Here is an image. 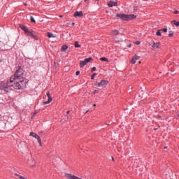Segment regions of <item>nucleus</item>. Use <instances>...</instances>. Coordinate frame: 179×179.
Masks as SVG:
<instances>
[{
	"label": "nucleus",
	"mask_w": 179,
	"mask_h": 179,
	"mask_svg": "<svg viewBox=\"0 0 179 179\" xmlns=\"http://www.w3.org/2000/svg\"><path fill=\"white\" fill-rule=\"evenodd\" d=\"M24 86H26V80H24V77H23V70L20 69L10 78L9 83H0V90L8 93V92H10V87L20 90V89H23Z\"/></svg>",
	"instance_id": "obj_1"
},
{
	"label": "nucleus",
	"mask_w": 179,
	"mask_h": 179,
	"mask_svg": "<svg viewBox=\"0 0 179 179\" xmlns=\"http://www.w3.org/2000/svg\"><path fill=\"white\" fill-rule=\"evenodd\" d=\"M117 17L122 19V20H132L133 19L136 18V15L131 14V15H125V14H117Z\"/></svg>",
	"instance_id": "obj_2"
},
{
	"label": "nucleus",
	"mask_w": 179,
	"mask_h": 179,
	"mask_svg": "<svg viewBox=\"0 0 179 179\" xmlns=\"http://www.w3.org/2000/svg\"><path fill=\"white\" fill-rule=\"evenodd\" d=\"M20 27L21 29L24 31L25 34L28 36L29 37H31L32 38H34V34H33V31H29L27 27H24V25L20 24Z\"/></svg>",
	"instance_id": "obj_3"
},
{
	"label": "nucleus",
	"mask_w": 179,
	"mask_h": 179,
	"mask_svg": "<svg viewBox=\"0 0 179 179\" xmlns=\"http://www.w3.org/2000/svg\"><path fill=\"white\" fill-rule=\"evenodd\" d=\"M92 57H89V58L85 59L84 61H80V68H83V66H85V65L88 64V62H90V61H92Z\"/></svg>",
	"instance_id": "obj_4"
},
{
	"label": "nucleus",
	"mask_w": 179,
	"mask_h": 179,
	"mask_svg": "<svg viewBox=\"0 0 179 179\" xmlns=\"http://www.w3.org/2000/svg\"><path fill=\"white\" fill-rule=\"evenodd\" d=\"M108 85V81L107 80H102L98 83V87H106Z\"/></svg>",
	"instance_id": "obj_5"
},
{
	"label": "nucleus",
	"mask_w": 179,
	"mask_h": 179,
	"mask_svg": "<svg viewBox=\"0 0 179 179\" xmlns=\"http://www.w3.org/2000/svg\"><path fill=\"white\" fill-rule=\"evenodd\" d=\"M46 96H48V101L43 102V105L45 106V104H50L51 101H52V98L51 97V95H50V91H48L46 93Z\"/></svg>",
	"instance_id": "obj_6"
},
{
	"label": "nucleus",
	"mask_w": 179,
	"mask_h": 179,
	"mask_svg": "<svg viewBox=\"0 0 179 179\" xmlns=\"http://www.w3.org/2000/svg\"><path fill=\"white\" fill-rule=\"evenodd\" d=\"M150 45L152 47L153 50H157V48H159V47L160 45V43H159V42H157V43L153 42L152 43L150 44Z\"/></svg>",
	"instance_id": "obj_7"
},
{
	"label": "nucleus",
	"mask_w": 179,
	"mask_h": 179,
	"mask_svg": "<svg viewBox=\"0 0 179 179\" xmlns=\"http://www.w3.org/2000/svg\"><path fill=\"white\" fill-rule=\"evenodd\" d=\"M117 5H118V3L114 1H110L108 3V6H109V8H113V6H117Z\"/></svg>",
	"instance_id": "obj_8"
},
{
	"label": "nucleus",
	"mask_w": 179,
	"mask_h": 179,
	"mask_svg": "<svg viewBox=\"0 0 179 179\" xmlns=\"http://www.w3.org/2000/svg\"><path fill=\"white\" fill-rule=\"evenodd\" d=\"M139 58H141V57L138 56V55H135L134 57H132L131 60V64H136V61H138V59H139Z\"/></svg>",
	"instance_id": "obj_9"
},
{
	"label": "nucleus",
	"mask_w": 179,
	"mask_h": 179,
	"mask_svg": "<svg viewBox=\"0 0 179 179\" xmlns=\"http://www.w3.org/2000/svg\"><path fill=\"white\" fill-rule=\"evenodd\" d=\"M74 16L75 17H82V16H83V13L82 11H76L74 13Z\"/></svg>",
	"instance_id": "obj_10"
},
{
	"label": "nucleus",
	"mask_w": 179,
	"mask_h": 179,
	"mask_svg": "<svg viewBox=\"0 0 179 179\" xmlns=\"http://www.w3.org/2000/svg\"><path fill=\"white\" fill-rule=\"evenodd\" d=\"M61 50L64 52L68 50V45H62Z\"/></svg>",
	"instance_id": "obj_11"
},
{
	"label": "nucleus",
	"mask_w": 179,
	"mask_h": 179,
	"mask_svg": "<svg viewBox=\"0 0 179 179\" xmlns=\"http://www.w3.org/2000/svg\"><path fill=\"white\" fill-rule=\"evenodd\" d=\"M112 34L113 36H118V34H120V31H118V30H114L112 31Z\"/></svg>",
	"instance_id": "obj_12"
},
{
	"label": "nucleus",
	"mask_w": 179,
	"mask_h": 179,
	"mask_svg": "<svg viewBox=\"0 0 179 179\" xmlns=\"http://www.w3.org/2000/svg\"><path fill=\"white\" fill-rule=\"evenodd\" d=\"M162 29H159V30H157V33H156L157 36H159V37L162 36Z\"/></svg>",
	"instance_id": "obj_13"
},
{
	"label": "nucleus",
	"mask_w": 179,
	"mask_h": 179,
	"mask_svg": "<svg viewBox=\"0 0 179 179\" xmlns=\"http://www.w3.org/2000/svg\"><path fill=\"white\" fill-rule=\"evenodd\" d=\"M74 45H75L76 48H80V45H79V42H78V41L75 42Z\"/></svg>",
	"instance_id": "obj_14"
},
{
	"label": "nucleus",
	"mask_w": 179,
	"mask_h": 179,
	"mask_svg": "<svg viewBox=\"0 0 179 179\" xmlns=\"http://www.w3.org/2000/svg\"><path fill=\"white\" fill-rule=\"evenodd\" d=\"M172 23H173V24H175V26H176L177 27H179V22H177V21H176V20H173V21H172Z\"/></svg>",
	"instance_id": "obj_15"
},
{
	"label": "nucleus",
	"mask_w": 179,
	"mask_h": 179,
	"mask_svg": "<svg viewBox=\"0 0 179 179\" xmlns=\"http://www.w3.org/2000/svg\"><path fill=\"white\" fill-rule=\"evenodd\" d=\"M100 61H104L105 62H108V59L106 57L100 58Z\"/></svg>",
	"instance_id": "obj_16"
},
{
	"label": "nucleus",
	"mask_w": 179,
	"mask_h": 179,
	"mask_svg": "<svg viewBox=\"0 0 179 179\" xmlns=\"http://www.w3.org/2000/svg\"><path fill=\"white\" fill-rule=\"evenodd\" d=\"M48 37L49 38H51L54 37V34H52V33L48 32Z\"/></svg>",
	"instance_id": "obj_17"
},
{
	"label": "nucleus",
	"mask_w": 179,
	"mask_h": 179,
	"mask_svg": "<svg viewBox=\"0 0 179 179\" xmlns=\"http://www.w3.org/2000/svg\"><path fill=\"white\" fill-rule=\"evenodd\" d=\"M173 36H174L173 31H169V37H173Z\"/></svg>",
	"instance_id": "obj_18"
},
{
	"label": "nucleus",
	"mask_w": 179,
	"mask_h": 179,
	"mask_svg": "<svg viewBox=\"0 0 179 179\" xmlns=\"http://www.w3.org/2000/svg\"><path fill=\"white\" fill-rule=\"evenodd\" d=\"M34 138H35L36 139H38V141H39L40 140H41V138H40V136H38V135H37V134H35Z\"/></svg>",
	"instance_id": "obj_19"
},
{
	"label": "nucleus",
	"mask_w": 179,
	"mask_h": 179,
	"mask_svg": "<svg viewBox=\"0 0 179 179\" xmlns=\"http://www.w3.org/2000/svg\"><path fill=\"white\" fill-rule=\"evenodd\" d=\"M31 22H32L33 23H36V20H34V17H33V16H31Z\"/></svg>",
	"instance_id": "obj_20"
},
{
	"label": "nucleus",
	"mask_w": 179,
	"mask_h": 179,
	"mask_svg": "<svg viewBox=\"0 0 179 179\" xmlns=\"http://www.w3.org/2000/svg\"><path fill=\"white\" fill-rule=\"evenodd\" d=\"M30 136H33V138H34V136H36V134L34 132H31Z\"/></svg>",
	"instance_id": "obj_21"
},
{
	"label": "nucleus",
	"mask_w": 179,
	"mask_h": 179,
	"mask_svg": "<svg viewBox=\"0 0 179 179\" xmlns=\"http://www.w3.org/2000/svg\"><path fill=\"white\" fill-rule=\"evenodd\" d=\"M94 78H96V73H95L92 74V76L91 77V79L93 80V79H94Z\"/></svg>",
	"instance_id": "obj_22"
},
{
	"label": "nucleus",
	"mask_w": 179,
	"mask_h": 179,
	"mask_svg": "<svg viewBox=\"0 0 179 179\" xmlns=\"http://www.w3.org/2000/svg\"><path fill=\"white\" fill-rule=\"evenodd\" d=\"M167 28H164L163 29H162V31H164V33H167Z\"/></svg>",
	"instance_id": "obj_23"
},
{
	"label": "nucleus",
	"mask_w": 179,
	"mask_h": 179,
	"mask_svg": "<svg viewBox=\"0 0 179 179\" xmlns=\"http://www.w3.org/2000/svg\"><path fill=\"white\" fill-rule=\"evenodd\" d=\"M38 110H35L34 114H33V117H34V115H36V114H38Z\"/></svg>",
	"instance_id": "obj_24"
},
{
	"label": "nucleus",
	"mask_w": 179,
	"mask_h": 179,
	"mask_svg": "<svg viewBox=\"0 0 179 179\" xmlns=\"http://www.w3.org/2000/svg\"><path fill=\"white\" fill-rule=\"evenodd\" d=\"M80 74V71H76V75L77 76H79Z\"/></svg>",
	"instance_id": "obj_25"
},
{
	"label": "nucleus",
	"mask_w": 179,
	"mask_h": 179,
	"mask_svg": "<svg viewBox=\"0 0 179 179\" xmlns=\"http://www.w3.org/2000/svg\"><path fill=\"white\" fill-rule=\"evenodd\" d=\"M38 142L40 146H43V143H41V140H39Z\"/></svg>",
	"instance_id": "obj_26"
},
{
	"label": "nucleus",
	"mask_w": 179,
	"mask_h": 179,
	"mask_svg": "<svg viewBox=\"0 0 179 179\" xmlns=\"http://www.w3.org/2000/svg\"><path fill=\"white\" fill-rule=\"evenodd\" d=\"M99 90H94L93 93H94V94H96L99 93Z\"/></svg>",
	"instance_id": "obj_27"
},
{
	"label": "nucleus",
	"mask_w": 179,
	"mask_h": 179,
	"mask_svg": "<svg viewBox=\"0 0 179 179\" xmlns=\"http://www.w3.org/2000/svg\"><path fill=\"white\" fill-rule=\"evenodd\" d=\"M14 176H15V177H18V178H19V177L21 176L20 175H19V174H17V173H15Z\"/></svg>",
	"instance_id": "obj_28"
},
{
	"label": "nucleus",
	"mask_w": 179,
	"mask_h": 179,
	"mask_svg": "<svg viewBox=\"0 0 179 179\" xmlns=\"http://www.w3.org/2000/svg\"><path fill=\"white\" fill-rule=\"evenodd\" d=\"M135 44H136L137 45H139V44H141V42H139V41H136V42H135Z\"/></svg>",
	"instance_id": "obj_29"
},
{
	"label": "nucleus",
	"mask_w": 179,
	"mask_h": 179,
	"mask_svg": "<svg viewBox=\"0 0 179 179\" xmlns=\"http://www.w3.org/2000/svg\"><path fill=\"white\" fill-rule=\"evenodd\" d=\"M91 71L92 72H94V71H96V67H93Z\"/></svg>",
	"instance_id": "obj_30"
},
{
	"label": "nucleus",
	"mask_w": 179,
	"mask_h": 179,
	"mask_svg": "<svg viewBox=\"0 0 179 179\" xmlns=\"http://www.w3.org/2000/svg\"><path fill=\"white\" fill-rule=\"evenodd\" d=\"M173 13H174L175 15H177V13H179V11H178V10H175V11L173 12Z\"/></svg>",
	"instance_id": "obj_31"
},
{
	"label": "nucleus",
	"mask_w": 179,
	"mask_h": 179,
	"mask_svg": "<svg viewBox=\"0 0 179 179\" xmlns=\"http://www.w3.org/2000/svg\"><path fill=\"white\" fill-rule=\"evenodd\" d=\"M94 85H95V86H97V87H99V83H96L94 84Z\"/></svg>",
	"instance_id": "obj_32"
},
{
	"label": "nucleus",
	"mask_w": 179,
	"mask_h": 179,
	"mask_svg": "<svg viewBox=\"0 0 179 179\" xmlns=\"http://www.w3.org/2000/svg\"><path fill=\"white\" fill-rule=\"evenodd\" d=\"M32 162L36 163V160H34V159H33Z\"/></svg>",
	"instance_id": "obj_33"
},
{
	"label": "nucleus",
	"mask_w": 179,
	"mask_h": 179,
	"mask_svg": "<svg viewBox=\"0 0 179 179\" xmlns=\"http://www.w3.org/2000/svg\"><path fill=\"white\" fill-rule=\"evenodd\" d=\"M31 167H36V164L32 165Z\"/></svg>",
	"instance_id": "obj_34"
},
{
	"label": "nucleus",
	"mask_w": 179,
	"mask_h": 179,
	"mask_svg": "<svg viewBox=\"0 0 179 179\" xmlns=\"http://www.w3.org/2000/svg\"><path fill=\"white\" fill-rule=\"evenodd\" d=\"M69 110L67 111V114H69Z\"/></svg>",
	"instance_id": "obj_35"
},
{
	"label": "nucleus",
	"mask_w": 179,
	"mask_h": 179,
	"mask_svg": "<svg viewBox=\"0 0 179 179\" xmlns=\"http://www.w3.org/2000/svg\"><path fill=\"white\" fill-rule=\"evenodd\" d=\"M94 107H96V104H94Z\"/></svg>",
	"instance_id": "obj_36"
},
{
	"label": "nucleus",
	"mask_w": 179,
	"mask_h": 179,
	"mask_svg": "<svg viewBox=\"0 0 179 179\" xmlns=\"http://www.w3.org/2000/svg\"><path fill=\"white\" fill-rule=\"evenodd\" d=\"M112 160H113V161H114V158H113V157H112Z\"/></svg>",
	"instance_id": "obj_37"
},
{
	"label": "nucleus",
	"mask_w": 179,
	"mask_h": 179,
	"mask_svg": "<svg viewBox=\"0 0 179 179\" xmlns=\"http://www.w3.org/2000/svg\"><path fill=\"white\" fill-rule=\"evenodd\" d=\"M164 149H167V147H165Z\"/></svg>",
	"instance_id": "obj_38"
},
{
	"label": "nucleus",
	"mask_w": 179,
	"mask_h": 179,
	"mask_svg": "<svg viewBox=\"0 0 179 179\" xmlns=\"http://www.w3.org/2000/svg\"><path fill=\"white\" fill-rule=\"evenodd\" d=\"M24 5H25V6H26L27 4V3H25Z\"/></svg>",
	"instance_id": "obj_39"
},
{
	"label": "nucleus",
	"mask_w": 179,
	"mask_h": 179,
	"mask_svg": "<svg viewBox=\"0 0 179 179\" xmlns=\"http://www.w3.org/2000/svg\"><path fill=\"white\" fill-rule=\"evenodd\" d=\"M96 1H100V0H96Z\"/></svg>",
	"instance_id": "obj_40"
}]
</instances>
